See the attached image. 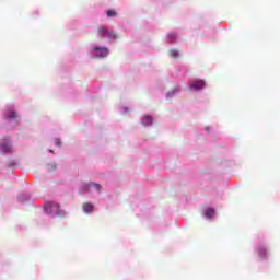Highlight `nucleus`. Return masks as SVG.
I'll return each mask as SVG.
<instances>
[{
  "label": "nucleus",
  "mask_w": 280,
  "mask_h": 280,
  "mask_svg": "<svg viewBox=\"0 0 280 280\" xmlns=\"http://www.w3.org/2000/svg\"><path fill=\"white\" fill-rule=\"evenodd\" d=\"M205 80H197L190 85V91H200L201 89H205Z\"/></svg>",
  "instance_id": "f03ea898"
},
{
  "label": "nucleus",
  "mask_w": 280,
  "mask_h": 280,
  "mask_svg": "<svg viewBox=\"0 0 280 280\" xmlns=\"http://www.w3.org/2000/svg\"><path fill=\"white\" fill-rule=\"evenodd\" d=\"M45 209L47 213H54L55 215H59L60 218L65 215V210H60V205L56 202L46 203Z\"/></svg>",
  "instance_id": "f257e3e1"
},
{
  "label": "nucleus",
  "mask_w": 280,
  "mask_h": 280,
  "mask_svg": "<svg viewBox=\"0 0 280 280\" xmlns=\"http://www.w3.org/2000/svg\"><path fill=\"white\" fill-rule=\"evenodd\" d=\"M267 255H268V252L266 250V247L258 248V256L260 257V259H266Z\"/></svg>",
  "instance_id": "39448f33"
},
{
  "label": "nucleus",
  "mask_w": 280,
  "mask_h": 280,
  "mask_svg": "<svg viewBox=\"0 0 280 280\" xmlns=\"http://www.w3.org/2000/svg\"><path fill=\"white\" fill-rule=\"evenodd\" d=\"M107 38L115 40V38H117V34H115V31H107Z\"/></svg>",
  "instance_id": "f8f14e48"
},
{
  "label": "nucleus",
  "mask_w": 280,
  "mask_h": 280,
  "mask_svg": "<svg viewBox=\"0 0 280 280\" xmlns=\"http://www.w3.org/2000/svg\"><path fill=\"white\" fill-rule=\"evenodd\" d=\"M55 145H57L58 148H60V139H56V140H55Z\"/></svg>",
  "instance_id": "f3484780"
},
{
  "label": "nucleus",
  "mask_w": 280,
  "mask_h": 280,
  "mask_svg": "<svg viewBox=\"0 0 280 280\" xmlns=\"http://www.w3.org/2000/svg\"><path fill=\"white\" fill-rule=\"evenodd\" d=\"M215 215V210H213L212 208H208L206 211H205V217L206 218H213Z\"/></svg>",
  "instance_id": "0eeeda50"
},
{
  "label": "nucleus",
  "mask_w": 280,
  "mask_h": 280,
  "mask_svg": "<svg viewBox=\"0 0 280 280\" xmlns=\"http://www.w3.org/2000/svg\"><path fill=\"white\" fill-rule=\"evenodd\" d=\"M179 54L176 49H171L170 50V57L171 58H178Z\"/></svg>",
  "instance_id": "ddd939ff"
},
{
  "label": "nucleus",
  "mask_w": 280,
  "mask_h": 280,
  "mask_svg": "<svg viewBox=\"0 0 280 280\" xmlns=\"http://www.w3.org/2000/svg\"><path fill=\"white\" fill-rule=\"evenodd\" d=\"M95 51H101V56L104 58L105 56H108V48H100V47H95L94 48Z\"/></svg>",
  "instance_id": "6e6552de"
},
{
  "label": "nucleus",
  "mask_w": 280,
  "mask_h": 280,
  "mask_svg": "<svg viewBox=\"0 0 280 280\" xmlns=\"http://www.w3.org/2000/svg\"><path fill=\"white\" fill-rule=\"evenodd\" d=\"M0 152L2 154H8V153L12 152V143L10 141L2 142L0 144Z\"/></svg>",
  "instance_id": "7ed1b4c3"
},
{
  "label": "nucleus",
  "mask_w": 280,
  "mask_h": 280,
  "mask_svg": "<svg viewBox=\"0 0 280 280\" xmlns=\"http://www.w3.org/2000/svg\"><path fill=\"white\" fill-rule=\"evenodd\" d=\"M142 125L143 126H152V117L151 116L142 117Z\"/></svg>",
  "instance_id": "423d86ee"
},
{
  "label": "nucleus",
  "mask_w": 280,
  "mask_h": 280,
  "mask_svg": "<svg viewBox=\"0 0 280 280\" xmlns=\"http://www.w3.org/2000/svg\"><path fill=\"white\" fill-rule=\"evenodd\" d=\"M97 32L100 36H106L108 34V30H106V27H100Z\"/></svg>",
  "instance_id": "9b49d317"
},
{
  "label": "nucleus",
  "mask_w": 280,
  "mask_h": 280,
  "mask_svg": "<svg viewBox=\"0 0 280 280\" xmlns=\"http://www.w3.org/2000/svg\"><path fill=\"white\" fill-rule=\"evenodd\" d=\"M83 211L84 213H93V211H95V206L91 202H85L83 203Z\"/></svg>",
  "instance_id": "20e7f679"
},
{
  "label": "nucleus",
  "mask_w": 280,
  "mask_h": 280,
  "mask_svg": "<svg viewBox=\"0 0 280 280\" xmlns=\"http://www.w3.org/2000/svg\"><path fill=\"white\" fill-rule=\"evenodd\" d=\"M56 170V164H48V171L54 172Z\"/></svg>",
  "instance_id": "dca6fc26"
},
{
  "label": "nucleus",
  "mask_w": 280,
  "mask_h": 280,
  "mask_svg": "<svg viewBox=\"0 0 280 280\" xmlns=\"http://www.w3.org/2000/svg\"><path fill=\"white\" fill-rule=\"evenodd\" d=\"M167 38L171 40V43H174L176 40V34L175 33H170L167 35Z\"/></svg>",
  "instance_id": "4468645a"
},
{
  "label": "nucleus",
  "mask_w": 280,
  "mask_h": 280,
  "mask_svg": "<svg viewBox=\"0 0 280 280\" xmlns=\"http://www.w3.org/2000/svg\"><path fill=\"white\" fill-rule=\"evenodd\" d=\"M89 187H95V189H96L97 191H100V190L102 189V186H101L100 184H95V183H90V184H89Z\"/></svg>",
  "instance_id": "2eb2a0df"
},
{
  "label": "nucleus",
  "mask_w": 280,
  "mask_h": 280,
  "mask_svg": "<svg viewBox=\"0 0 280 280\" xmlns=\"http://www.w3.org/2000/svg\"><path fill=\"white\" fill-rule=\"evenodd\" d=\"M106 16H108L109 19H113V16H117V11L115 10H107L105 12Z\"/></svg>",
  "instance_id": "9d476101"
},
{
  "label": "nucleus",
  "mask_w": 280,
  "mask_h": 280,
  "mask_svg": "<svg viewBox=\"0 0 280 280\" xmlns=\"http://www.w3.org/2000/svg\"><path fill=\"white\" fill-rule=\"evenodd\" d=\"M15 117H16V112H14V110H9L5 113L7 119H15Z\"/></svg>",
  "instance_id": "1a4fd4ad"
}]
</instances>
